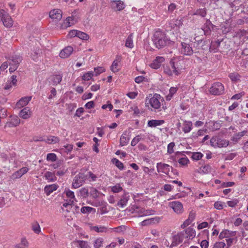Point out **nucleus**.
<instances>
[{"label": "nucleus", "instance_id": "63", "mask_svg": "<svg viewBox=\"0 0 248 248\" xmlns=\"http://www.w3.org/2000/svg\"><path fill=\"white\" fill-rule=\"evenodd\" d=\"M221 30L223 34H226L231 31V27L228 24L222 25L221 26Z\"/></svg>", "mask_w": 248, "mask_h": 248}, {"label": "nucleus", "instance_id": "13", "mask_svg": "<svg viewBox=\"0 0 248 248\" xmlns=\"http://www.w3.org/2000/svg\"><path fill=\"white\" fill-rule=\"evenodd\" d=\"M237 232L236 231H230L229 230H223L219 235V239L223 238H231L236 236Z\"/></svg>", "mask_w": 248, "mask_h": 248}, {"label": "nucleus", "instance_id": "27", "mask_svg": "<svg viewBox=\"0 0 248 248\" xmlns=\"http://www.w3.org/2000/svg\"><path fill=\"white\" fill-rule=\"evenodd\" d=\"M60 141V138L54 136H48L46 137V139L44 140L45 142L49 144L58 143Z\"/></svg>", "mask_w": 248, "mask_h": 248}, {"label": "nucleus", "instance_id": "10", "mask_svg": "<svg viewBox=\"0 0 248 248\" xmlns=\"http://www.w3.org/2000/svg\"><path fill=\"white\" fill-rule=\"evenodd\" d=\"M209 44L208 42L203 41L202 40L196 41L193 43V47L195 48L194 52H199L201 49L206 50L209 48Z\"/></svg>", "mask_w": 248, "mask_h": 248}, {"label": "nucleus", "instance_id": "55", "mask_svg": "<svg viewBox=\"0 0 248 248\" xmlns=\"http://www.w3.org/2000/svg\"><path fill=\"white\" fill-rule=\"evenodd\" d=\"M112 162L120 170H123L124 169L123 164L116 158H114L112 160Z\"/></svg>", "mask_w": 248, "mask_h": 248}, {"label": "nucleus", "instance_id": "42", "mask_svg": "<svg viewBox=\"0 0 248 248\" xmlns=\"http://www.w3.org/2000/svg\"><path fill=\"white\" fill-rule=\"evenodd\" d=\"M125 46L130 48L133 47V33H131L127 38L125 41Z\"/></svg>", "mask_w": 248, "mask_h": 248}, {"label": "nucleus", "instance_id": "1", "mask_svg": "<svg viewBox=\"0 0 248 248\" xmlns=\"http://www.w3.org/2000/svg\"><path fill=\"white\" fill-rule=\"evenodd\" d=\"M152 40L154 44L158 48H162L170 43V40L166 34L160 31L155 32Z\"/></svg>", "mask_w": 248, "mask_h": 248}, {"label": "nucleus", "instance_id": "48", "mask_svg": "<svg viewBox=\"0 0 248 248\" xmlns=\"http://www.w3.org/2000/svg\"><path fill=\"white\" fill-rule=\"evenodd\" d=\"M93 76L94 72L93 71L88 72L83 75L82 79L85 81H88L90 80Z\"/></svg>", "mask_w": 248, "mask_h": 248}, {"label": "nucleus", "instance_id": "20", "mask_svg": "<svg viewBox=\"0 0 248 248\" xmlns=\"http://www.w3.org/2000/svg\"><path fill=\"white\" fill-rule=\"evenodd\" d=\"M248 133V130H243L241 132L236 133L234 134V135L231 138V141H232L233 143L235 144L237 143L245 135H246Z\"/></svg>", "mask_w": 248, "mask_h": 248}, {"label": "nucleus", "instance_id": "50", "mask_svg": "<svg viewBox=\"0 0 248 248\" xmlns=\"http://www.w3.org/2000/svg\"><path fill=\"white\" fill-rule=\"evenodd\" d=\"M229 77L232 81H237L240 80V76L237 73H232L229 74Z\"/></svg>", "mask_w": 248, "mask_h": 248}, {"label": "nucleus", "instance_id": "62", "mask_svg": "<svg viewBox=\"0 0 248 248\" xmlns=\"http://www.w3.org/2000/svg\"><path fill=\"white\" fill-rule=\"evenodd\" d=\"M105 71V69L102 67H98L96 68H94V76H97L100 74L104 72Z\"/></svg>", "mask_w": 248, "mask_h": 248}, {"label": "nucleus", "instance_id": "47", "mask_svg": "<svg viewBox=\"0 0 248 248\" xmlns=\"http://www.w3.org/2000/svg\"><path fill=\"white\" fill-rule=\"evenodd\" d=\"M80 211L83 214H89L92 212H95V209L90 206H84L81 208Z\"/></svg>", "mask_w": 248, "mask_h": 248}, {"label": "nucleus", "instance_id": "28", "mask_svg": "<svg viewBox=\"0 0 248 248\" xmlns=\"http://www.w3.org/2000/svg\"><path fill=\"white\" fill-rule=\"evenodd\" d=\"M165 121L163 120H152L148 122L147 125L150 127H155L164 124Z\"/></svg>", "mask_w": 248, "mask_h": 248}, {"label": "nucleus", "instance_id": "57", "mask_svg": "<svg viewBox=\"0 0 248 248\" xmlns=\"http://www.w3.org/2000/svg\"><path fill=\"white\" fill-rule=\"evenodd\" d=\"M46 160L54 162L57 160V155L54 153H49L46 155Z\"/></svg>", "mask_w": 248, "mask_h": 248}, {"label": "nucleus", "instance_id": "51", "mask_svg": "<svg viewBox=\"0 0 248 248\" xmlns=\"http://www.w3.org/2000/svg\"><path fill=\"white\" fill-rule=\"evenodd\" d=\"M79 195L83 198H86L89 195V192L87 188L83 187L79 190Z\"/></svg>", "mask_w": 248, "mask_h": 248}, {"label": "nucleus", "instance_id": "49", "mask_svg": "<svg viewBox=\"0 0 248 248\" xmlns=\"http://www.w3.org/2000/svg\"><path fill=\"white\" fill-rule=\"evenodd\" d=\"M62 79V76L60 75H56L52 78L53 85H57L61 82Z\"/></svg>", "mask_w": 248, "mask_h": 248}, {"label": "nucleus", "instance_id": "53", "mask_svg": "<svg viewBox=\"0 0 248 248\" xmlns=\"http://www.w3.org/2000/svg\"><path fill=\"white\" fill-rule=\"evenodd\" d=\"M143 139L144 138H142L141 135H140L136 136L135 138H133L131 142V146H135L141 140H143Z\"/></svg>", "mask_w": 248, "mask_h": 248}, {"label": "nucleus", "instance_id": "21", "mask_svg": "<svg viewBox=\"0 0 248 248\" xmlns=\"http://www.w3.org/2000/svg\"><path fill=\"white\" fill-rule=\"evenodd\" d=\"M31 96H25L22 97L16 104L17 108H21L26 106L31 100Z\"/></svg>", "mask_w": 248, "mask_h": 248}, {"label": "nucleus", "instance_id": "36", "mask_svg": "<svg viewBox=\"0 0 248 248\" xmlns=\"http://www.w3.org/2000/svg\"><path fill=\"white\" fill-rule=\"evenodd\" d=\"M107 227L104 226H94L91 227V230L97 232H104L107 231Z\"/></svg>", "mask_w": 248, "mask_h": 248}, {"label": "nucleus", "instance_id": "59", "mask_svg": "<svg viewBox=\"0 0 248 248\" xmlns=\"http://www.w3.org/2000/svg\"><path fill=\"white\" fill-rule=\"evenodd\" d=\"M203 156V155L200 152H194L192 154V158L193 160H199Z\"/></svg>", "mask_w": 248, "mask_h": 248}, {"label": "nucleus", "instance_id": "6", "mask_svg": "<svg viewBox=\"0 0 248 248\" xmlns=\"http://www.w3.org/2000/svg\"><path fill=\"white\" fill-rule=\"evenodd\" d=\"M86 181L85 176L84 170H81L74 178L72 186L74 188H77L82 185Z\"/></svg>", "mask_w": 248, "mask_h": 248}, {"label": "nucleus", "instance_id": "2", "mask_svg": "<svg viewBox=\"0 0 248 248\" xmlns=\"http://www.w3.org/2000/svg\"><path fill=\"white\" fill-rule=\"evenodd\" d=\"M52 19V22L57 24L58 27L62 28H66L75 24L77 19L75 16H67L65 20H62V16H50Z\"/></svg>", "mask_w": 248, "mask_h": 248}, {"label": "nucleus", "instance_id": "46", "mask_svg": "<svg viewBox=\"0 0 248 248\" xmlns=\"http://www.w3.org/2000/svg\"><path fill=\"white\" fill-rule=\"evenodd\" d=\"M135 211L136 212L138 213L140 216H147L149 214V212L147 210H145L144 209L142 208H140L139 207H136Z\"/></svg>", "mask_w": 248, "mask_h": 248}, {"label": "nucleus", "instance_id": "22", "mask_svg": "<svg viewBox=\"0 0 248 248\" xmlns=\"http://www.w3.org/2000/svg\"><path fill=\"white\" fill-rule=\"evenodd\" d=\"M31 114L30 109L28 107H26L20 111L19 115L24 119H27L31 117Z\"/></svg>", "mask_w": 248, "mask_h": 248}, {"label": "nucleus", "instance_id": "58", "mask_svg": "<svg viewBox=\"0 0 248 248\" xmlns=\"http://www.w3.org/2000/svg\"><path fill=\"white\" fill-rule=\"evenodd\" d=\"M110 69L114 73L117 72L119 71L118 62L116 60L113 61L110 67Z\"/></svg>", "mask_w": 248, "mask_h": 248}, {"label": "nucleus", "instance_id": "26", "mask_svg": "<svg viewBox=\"0 0 248 248\" xmlns=\"http://www.w3.org/2000/svg\"><path fill=\"white\" fill-rule=\"evenodd\" d=\"M58 186L56 184L46 185L44 188V191L47 196L49 195L53 191L56 190Z\"/></svg>", "mask_w": 248, "mask_h": 248}, {"label": "nucleus", "instance_id": "61", "mask_svg": "<svg viewBox=\"0 0 248 248\" xmlns=\"http://www.w3.org/2000/svg\"><path fill=\"white\" fill-rule=\"evenodd\" d=\"M175 146V143L171 142L168 145L167 152L169 154H171L174 152V147Z\"/></svg>", "mask_w": 248, "mask_h": 248}, {"label": "nucleus", "instance_id": "32", "mask_svg": "<svg viewBox=\"0 0 248 248\" xmlns=\"http://www.w3.org/2000/svg\"><path fill=\"white\" fill-rule=\"evenodd\" d=\"M74 203L73 202H70L69 201H66V202L63 203L62 207V212L64 213H68L69 212L71 208L72 205Z\"/></svg>", "mask_w": 248, "mask_h": 248}, {"label": "nucleus", "instance_id": "29", "mask_svg": "<svg viewBox=\"0 0 248 248\" xmlns=\"http://www.w3.org/2000/svg\"><path fill=\"white\" fill-rule=\"evenodd\" d=\"M221 41L219 40L212 42L210 43L209 50L210 52H217L219 50V46H220Z\"/></svg>", "mask_w": 248, "mask_h": 248}, {"label": "nucleus", "instance_id": "12", "mask_svg": "<svg viewBox=\"0 0 248 248\" xmlns=\"http://www.w3.org/2000/svg\"><path fill=\"white\" fill-rule=\"evenodd\" d=\"M184 238V232H181L173 236L172 237L171 243L170 246V248H172L173 247L178 246L183 242Z\"/></svg>", "mask_w": 248, "mask_h": 248}, {"label": "nucleus", "instance_id": "60", "mask_svg": "<svg viewBox=\"0 0 248 248\" xmlns=\"http://www.w3.org/2000/svg\"><path fill=\"white\" fill-rule=\"evenodd\" d=\"M122 190L123 188L119 184H117L111 187V191L114 193L119 192Z\"/></svg>", "mask_w": 248, "mask_h": 248}, {"label": "nucleus", "instance_id": "25", "mask_svg": "<svg viewBox=\"0 0 248 248\" xmlns=\"http://www.w3.org/2000/svg\"><path fill=\"white\" fill-rule=\"evenodd\" d=\"M86 180L89 181L90 182H93L96 181L98 177L96 175L93 173L91 171L84 170Z\"/></svg>", "mask_w": 248, "mask_h": 248}, {"label": "nucleus", "instance_id": "33", "mask_svg": "<svg viewBox=\"0 0 248 248\" xmlns=\"http://www.w3.org/2000/svg\"><path fill=\"white\" fill-rule=\"evenodd\" d=\"M129 138L126 132H124L122 135L120 140V143L122 146L127 145L129 140Z\"/></svg>", "mask_w": 248, "mask_h": 248}, {"label": "nucleus", "instance_id": "15", "mask_svg": "<svg viewBox=\"0 0 248 248\" xmlns=\"http://www.w3.org/2000/svg\"><path fill=\"white\" fill-rule=\"evenodd\" d=\"M156 168L158 172H162L168 174L170 172V167L167 164L158 163L157 164Z\"/></svg>", "mask_w": 248, "mask_h": 248}, {"label": "nucleus", "instance_id": "54", "mask_svg": "<svg viewBox=\"0 0 248 248\" xmlns=\"http://www.w3.org/2000/svg\"><path fill=\"white\" fill-rule=\"evenodd\" d=\"M62 12L60 9H55L51 10L49 13V16H57L60 15L62 16Z\"/></svg>", "mask_w": 248, "mask_h": 248}, {"label": "nucleus", "instance_id": "17", "mask_svg": "<svg viewBox=\"0 0 248 248\" xmlns=\"http://www.w3.org/2000/svg\"><path fill=\"white\" fill-rule=\"evenodd\" d=\"M164 60L165 59L164 57L161 56H157L151 63L150 66L152 68L157 69L161 66V63L163 62H164Z\"/></svg>", "mask_w": 248, "mask_h": 248}, {"label": "nucleus", "instance_id": "16", "mask_svg": "<svg viewBox=\"0 0 248 248\" xmlns=\"http://www.w3.org/2000/svg\"><path fill=\"white\" fill-rule=\"evenodd\" d=\"M20 122V119L16 116L11 117L10 121L6 123L5 127H14L19 125Z\"/></svg>", "mask_w": 248, "mask_h": 248}, {"label": "nucleus", "instance_id": "30", "mask_svg": "<svg viewBox=\"0 0 248 248\" xmlns=\"http://www.w3.org/2000/svg\"><path fill=\"white\" fill-rule=\"evenodd\" d=\"M128 111L136 116H139L140 114V109L136 105H130L128 107Z\"/></svg>", "mask_w": 248, "mask_h": 248}, {"label": "nucleus", "instance_id": "37", "mask_svg": "<svg viewBox=\"0 0 248 248\" xmlns=\"http://www.w3.org/2000/svg\"><path fill=\"white\" fill-rule=\"evenodd\" d=\"M46 180L48 182H54L56 180V177L54 173L50 171H47L45 173L44 175Z\"/></svg>", "mask_w": 248, "mask_h": 248}, {"label": "nucleus", "instance_id": "3", "mask_svg": "<svg viewBox=\"0 0 248 248\" xmlns=\"http://www.w3.org/2000/svg\"><path fill=\"white\" fill-rule=\"evenodd\" d=\"M180 70V69L177 66V64H175L172 60L170 61L168 65L166 66L164 68V72L169 76H171L173 74L177 75Z\"/></svg>", "mask_w": 248, "mask_h": 248}, {"label": "nucleus", "instance_id": "19", "mask_svg": "<svg viewBox=\"0 0 248 248\" xmlns=\"http://www.w3.org/2000/svg\"><path fill=\"white\" fill-rule=\"evenodd\" d=\"M205 126L209 130L213 131L218 130L221 127V124L219 123L214 121H210L208 123L206 122Z\"/></svg>", "mask_w": 248, "mask_h": 248}, {"label": "nucleus", "instance_id": "8", "mask_svg": "<svg viewBox=\"0 0 248 248\" xmlns=\"http://www.w3.org/2000/svg\"><path fill=\"white\" fill-rule=\"evenodd\" d=\"M22 61L20 56L16 55L12 57L10 60L9 65H10L9 71L12 73L14 72L18 67V64Z\"/></svg>", "mask_w": 248, "mask_h": 248}, {"label": "nucleus", "instance_id": "35", "mask_svg": "<svg viewBox=\"0 0 248 248\" xmlns=\"http://www.w3.org/2000/svg\"><path fill=\"white\" fill-rule=\"evenodd\" d=\"M64 193H65L66 197L68 198H69L68 201L72 202H74L76 201L75 194L73 191L68 189H65Z\"/></svg>", "mask_w": 248, "mask_h": 248}, {"label": "nucleus", "instance_id": "18", "mask_svg": "<svg viewBox=\"0 0 248 248\" xmlns=\"http://www.w3.org/2000/svg\"><path fill=\"white\" fill-rule=\"evenodd\" d=\"M183 24L182 18L181 16H179L178 18H173L169 22L170 26L172 29L175 28H179L182 26Z\"/></svg>", "mask_w": 248, "mask_h": 248}, {"label": "nucleus", "instance_id": "38", "mask_svg": "<svg viewBox=\"0 0 248 248\" xmlns=\"http://www.w3.org/2000/svg\"><path fill=\"white\" fill-rule=\"evenodd\" d=\"M129 199V196L126 195L123 196L120 201L118 203V205L121 207H124L126 205Z\"/></svg>", "mask_w": 248, "mask_h": 248}, {"label": "nucleus", "instance_id": "41", "mask_svg": "<svg viewBox=\"0 0 248 248\" xmlns=\"http://www.w3.org/2000/svg\"><path fill=\"white\" fill-rule=\"evenodd\" d=\"M178 89L177 87H171L169 90V93L166 97V100L168 101H170V100H171V99L172 98L173 95L178 91Z\"/></svg>", "mask_w": 248, "mask_h": 248}, {"label": "nucleus", "instance_id": "40", "mask_svg": "<svg viewBox=\"0 0 248 248\" xmlns=\"http://www.w3.org/2000/svg\"><path fill=\"white\" fill-rule=\"evenodd\" d=\"M212 168L209 165H206L199 168V172L201 173H209L211 172Z\"/></svg>", "mask_w": 248, "mask_h": 248}, {"label": "nucleus", "instance_id": "11", "mask_svg": "<svg viewBox=\"0 0 248 248\" xmlns=\"http://www.w3.org/2000/svg\"><path fill=\"white\" fill-rule=\"evenodd\" d=\"M169 207L171 208L177 214H182L184 212L182 203L178 201H173L169 203Z\"/></svg>", "mask_w": 248, "mask_h": 248}, {"label": "nucleus", "instance_id": "39", "mask_svg": "<svg viewBox=\"0 0 248 248\" xmlns=\"http://www.w3.org/2000/svg\"><path fill=\"white\" fill-rule=\"evenodd\" d=\"M113 6L117 11H121L124 8V4L121 0L114 1L113 3Z\"/></svg>", "mask_w": 248, "mask_h": 248}, {"label": "nucleus", "instance_id": "45", "mask_svg": "<svg viewBox=\"0 0 248 248\" xmlns=\"http://www.w3.org/2000/svg\"><path fill=\"white\" fill-rule=\"evenodd\" d=\"M28 242L25 238H22L21 242L16 246V248H28Z\"/></svg>", "mask_w": 248, "mask_h": 248}, {"label": "nucleus", "instance_id": "44", "mask_svg": "<svg viewBox=\"0 0 248 248\" xmlns=\"http://www.w3.org/2000/svg\"><path fill=\"white\" fill-rule=\"evenodd\" d=\"M103 242L104 239L102 238L99 237L96 238L93 243L94 248H100L102 246Z\"/></svg>", "mask_w": 248, "mask_h": 248}, {"label": "nucleus", "instance_id": "7", "mask_svg": "<svg viewBox=\"0 0 248 248\" xmlns=\"http://www.w3.org/2000/svg\"><path fill=\"white\" fill-rule=\"evenodd\" d=\"M210 143L211 146L215 148L226 147L229 145V141L217 137H212L210 140Z\"/></svg>", "mask_w": 248, "mask_h": 248}, {"label": "nucleus", "instance_id": "56", "mask_svg": "<svg viewBox=\"0 0 248 248\" xmlns=\"http://www.w3.org/2000/svg\"><path fill=\"white\" fill-rule=\"evenodd\" d=\"M77 37L82 40H87L89 38V36L87 34L78 31V32Z\"/></svg>", "mask_w": 248, "mask_h": 248}, {"label": "nucleus", "instance_id": "43", "mask_svg": "<svg viewBox=\"0 0 248 248\" xmlns=\"http://www.w3.org/2000/svg\"><path fill=\"white\" fill-rule=\"evenodd\" d=\"M32 230L34 233L39 234L41 232V228L38 222L36 221L31 224Z\"/></svg>", "mask_w": 248, "mask_h": 248}, {"label": "nucleus", "instance_id": "4", "mask_svg": "<svg viewBox=\"0 0 248 248\" xmlns=\"http://www.w3.org/2000/svg\"><path fill=\"white\" fill-rule=\"evenodd\" d=\"M173 161L178 162L181 166H186L188 165L189 160L188 158L181 152H177L175 155L172 156Z\"/></svg>", "mask_w": 248, "mask_h": 248}, {"label": "nucleus", "instance_id": "5", "mask_svg": "<svg viewBox=\"0 0 248 248\" xmlns=\"http://www.w3.org/2000/svg\"><path fill=\"white\" fill-rule=\"evenodd\" d=\"M163 100V99L160 95L155 93L149 100V103L154 109H159Z\"/></svg>", "mask_w": 248, "mask_h": 248}, {"label": "nucleus", "instance_id": "52", "mask_svg": "<svg viewBox=\"0 0 248 248\" xmlns=\"http://www.w3.org/2000/svg\"><path fill=\"white\" fill-rule=\"evenodd\" d=\"M77 243L78 244V246L80 248H90V246L88 245V242L82 240H78Z\"/></svg>", "mask_w": 248, "mask_h": 248}, {"label": "nucleus", "instance_id": "23", "mask_svg": "<svg viewBox=\"0 0 248 248\" xmlns=\"http://www.w3.org/2000/svg\"><path fill=\"white\" fill-rule=\"evenodd\" d=\"M73 51L72 47L68 46L63 49L60 53V56L62 58H66L68 57Z\"/></svg>", "mask_w": 248, "mask_h": 248}, {"label": "nucleus", "instance_id": "34", "mask_svg": "<svg viewBox=\"0 0 248 248\" xmlns=\"http://www.w3.org/2000/svg\"><path fill=\"white\" fill-rule=\"evenodd\" d=\"M183 131L184 133H189L192 128V123L191 121H184Z\"/></svg>", "mask_w": 248, "mask_h": 248}, {"label": "nucleus", "instance_id": "31", "mask_svg": "<svg viewBox=\"0 0 248 248\" xmlns=\"http://www.w3.org/2000/svg\"><path fill=\"white\" fill-rule=\"evenodd\" d=\"M1 21L3 25L7 28L12 27L13 24L11 16H2Z\"/></svg>", "mask_w": 248, "mask_h": 248}, {"label": "nucleus", "instance_id": "64", "mask_svg": "<svg viewBox=\"0 0 248 248\" xmlns=\"http://www.w3.org/2000/svg\"><path fill=\"white\" fill-rule=\"evenodd\" d=\"M226 246V244L224 242H216L213 248H224Z\"/></svg>", "mask_w": 248, "mask_h": 248}, {"label": "nucleus", "instance_id": "14", "mask_svg": "<svg viewBox=\"0 0 248 248\" xmlns=\"http://www.w3.org/2000/svg\"><path fill=\"white\" fill-rule=\"evenodd\" d=\"M181 45V52L183 54L190 56L193 53L194 50H193L192 47L189 44L186 43H182Z\"/></svg>", "mask_w": 248, "mask_h": 248}, {"label": "nucleus", "instance_id": "24", "mask_svg": "<svg viewBox=\"0 0 248 248\" xmlns=\"http://www.w3.org/2000/svg\"><path fill=\"white\" fill-rule=\"evenodd\" d=\"M183 232H184V237L189 239H193L196 235L195 230L191 227L186 228Z\"/></svg>", "mask_w": 248, "mask_h": 248}, {"label": "nucleus", "instance_id": "9", "mask_svg": "<svg viewBox=\"0 0 248 248\" xmlns=\"http://www.w3.org/2000/svg\"><path fill=\"white\" fill-rule=\"evenodd\" d=\"M224 88L220 82H215L210 88V92L212 94L219 95L223 93Z\"/></svg>", "mask_w": 248, "mask_h": 248}]
</instances>
